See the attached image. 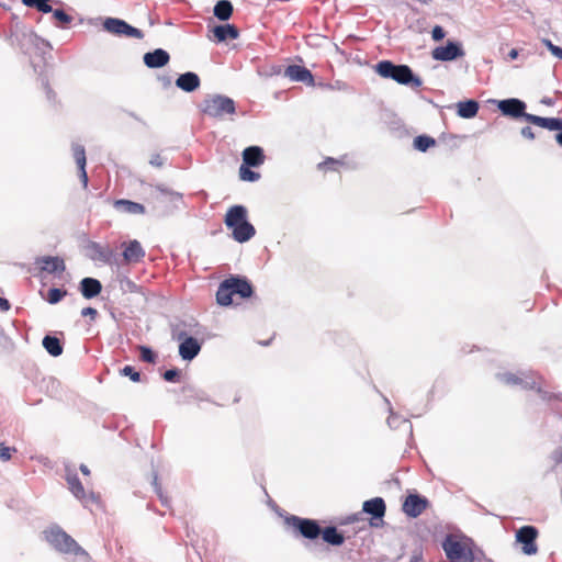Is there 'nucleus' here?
Segmentation results:
<instances>
[{"mask_svg":"<svg viewBox=\"0 0 562 562\" xmlns=\"http://www.w3.org/2000/svg\"><path fill=\"white\" fill-rule=\"evenodd\" d=\"M284 522L294 533L307 540H315L321 536L330 546L339 547L345 542L344 535L336 527L322 528L314 519L290 515L285 517Z\"/></svg>","mask_w":562,"mask_h":562,"instance_id":"1","label":"nucleus"},{"mask_svg":"<svg viewBox=\"0 0 562 562\" xmlns=\"http://www.w3.org/2000/svg\"><path fill=\"white\" fill-rule=\"evenodd\" d=\"M225 226L232 232L234 240L243 244L250 240L256 229L248 221V212L244 205L231 206L224 217Z\"/></svg>","mask_w":562,"mask_h":562,"instance_id":"2","label":"nucleus"},{"mask_svg":"<svg viewBox=\"0 0 562 562\" xmlns=\"http://www.w3.org/2000/svg\"><path fill=\"white\" fill-rule=\"evenodd\" d=\"M252 285L246 278L232 276L221 282L216 292V302L222 306L233 303V296L248 299L252 295Z\"/></svg>","mask_w":562,"mask_h":562,"instance_id":"3","label":"nucleus"},{"mask_svg":"<svg viewBox=\"0 0 562 562\" xmlns=\"http://www.w3.org/2000/svg\"><path fill=\"white\" fill-rule=\"evenodd\" d=\"M43 535L44 539L58 552L88 558V553L59 526L48 527L43 531Z\"/></svg>","mask_w":562,"mask_h":562,"instance_id":"4","label":"nucleus"},{"mask_svg":"<svg viewBox=\"0 0 562 562\" xmlns=\"http://www.w3.org/2000/svg\"><path fill=\"white\" fill-rule=\"evenodd\" d=\"M375 71L382 78H390L400 85H409L412 88H419L423 83L407 65H395L390 60H382L376 64Z\"/></svg>","mask_w":562,"mask_h":562,"instance_id":"5","label":"nucleus"},{"mask_svg":"<svg viewBox=\"0 0 562 562\" xmlns=\"http://www.w3.org/2000/svg\"><path fill=\"white\" fill-rule=\"evenodd\" d=\"M442 549L451 562H474V543L469 538L447 536Z\"/></svg>","mask_w":562,"mask_h":562,"instance_id":"6","label":"nucleus"},{"mask_svg":"<svg viewBox=\"0 0 562 562\" xmlns=\"http://www.w3.org/2000/svg\"><path fill=\"white\" fill-rule=\"evenodd\" d=\"M201 110L207 116L222 117L225 114H234L236 108L233 99L216 94L205 98L201 104Z\"/></svg>","mask_w":562,"mask_h":562,"instance_id":"7","label":"nucleus"},{"mask_svg":"<svg viewBox=\"0 0 562 562\" xmlns=\"http://www.w3.org/2000/svg\"><path fill=\"white\" fill-rule=\"evenodd\" d=\"M103 29L106 32L117 36L135 37L138 40L144 37V33L139 29H136L126 23L124 20L116 18L105 19L103 22Z\"/></svg>","mask_w":562,"mask_h":562,"instance_id":"8","label":"nucleus"},{"mask_svg":"<svg viewBox=\"0 0 562 562\" xmlns=\"http://www.w3.org/2000/svg\"><path fill=\"white\" fill-rule=\"evenodd\" d=\"M538 529L533 526H524L516 532L517 542L521 543V550L527 555H533L538 552L536 540L538 538Z\"/></svg>","mask_w":562,"mask_h":562,"instance_id":"9","label":"nucleus"},{"mask_svg":"<svg viewBox=\"0 0 562 562\" xmlns=\"http://www.w3.org/2000/svg\"><path fill=\"white\" fill-rule=\"evenodd\" d=\"M429 506V501L419 494H408L403 502L402 510L411 518L420 516Z\"/></svg>","mask_w":562,"mask_h":562,"instance_id":"10","label":"nucleus"},{"mask_svg":"<svg viewBox=\"0 0 562 562\" xmlns=\"http://www.w3.org/2000/svg\"><path fill=\"white\" fill-rule=\"evenodd\" d=\"M122 256L125 265H135L140 262L146 252L140 243L136 239L124 241L121 245Z\"/></svg>","mask_w":562,"mask_h":562,"instance_id":"11","label":"nucleus"},{"mask_svg":"<svg viewBox=\"0 0 562 562\" xmlns=\"http://www.w3.org/2000/svg\"><path fill=\"white\" fill-rule=\"evenodd\" d=\"M501 381L507 385H520L522 386L524 389H530V390H533L536 389L537 392L541 395L542 398L544 400H552V398H557L555 395L553 394H550L548 392H544L542 391L540 387H537V384L535 381H528V380H525L522 379L521 376L515 374V373H504L499 376Z\"/></svg>","mask_w":562,"mask_h":562,"instance_id":"12","label":"nucleus"},{"mask_svg":"<svg viewBox=\"0 0 562 562\" xmlns=\"http://www.w3.org/2000/svg\"><path fill=\"white\" fill-rule=\"evenodd\" d=\"M498 109L499 111L509 117L518 119L524 117L526 120V115H530L529 113H526V103L519 99H506L498 102Z\"/></svg>","mask_w":562,"mask_h":562,"instance_id":"13","label":"nucleus"},{"mask_svg":"<svg viewBox=\"0 0 562 562\" xmlns=\"http://www.w3.org/2000/svg\"><path fill=\"white\" fill-rule=\"evenodd\" d=\"M431 55L436 60L450 61L458 57H462L464 52L457 43L448 42L446 46L436 47Z\"/></svg>","mask_w":562,"mask_h":562,"instance_id":"14","label":"nucleus"},{"mask_svg":"<svg viewBox=\"0 0 562 562\" xmlns=\"http://www.w3.org/2000/svg\"><path fill=\"white\" fill-rule=\"evenodd\" d=\"M265 154L259 146H249L243 151V164L250 167H259L265 162Z\"/></svg>","mask_w":562,"mask_h":562,"instance_id":"15","label":"nucleus"},{"mask_svg":"<svg viewBox=\"0 0 562 562\" xmlns=\"http://www.w3.org/2000/svg\"><path fill=\"white\" fill-rule=\"evenodd\" d=\"M169 54L161 48H157L144 55V63L148 68L164 67L169 63Z\"/></svg>","mask_w":562,"mask_h":562,"instance_id":"16","label":"nucleus"},{"mask_svg":"<svg viewBox=\"0 0 562 562\" xmlns=\"http://www.w3.org/2000/svg\"><path fill=\"white\" fill-rule=\"evenodd\" d=\"M72 155H74V159L79 169L80 181H81L83 188L86 189L88 187V175L86 171L87 158H86L85 147L81 145H74L72 146Z\"/></svg>","mask_w":562,"mask_h":562,"instance_id":"17","label":"nucleus"},{"mask_svg":"<svg viewBox=\"0 0 562 562\" xmlns=\"http://www.w3.org/2000/svg\"><path fill=\"white\" fill-rule=\"evenodd\" d=\"M285 76L289 77L293 81L306 82L308 85L314 83V78L312 72L302 66L291 65L285 69Z\"/></svg>","mask_w":562,"mask_h":562,"instance_id":"18","label":"nucleus"},{"mask_svg":"<svg viewBox=\"0 0 562 562\" xmlns=\"http://www.w3.org/2000/svg\"><path fill=\"white\" fill-rule=\"evenodd\" d=\"M201 350V345L193 337H186L179 346V355L183 360H192Z\"/></svg>","mask_w":562,"mask_h":562,"instance_id":"19","label":"nucleus"},{"mask_svg":"<svg viewBox=\"0 0 562 562\" xmlns=\"http://www.w3.org/2000/svg\"><path fill=\"white\" fill-rule=\"evenodd\" d=\"M213 37L221 43L226 40H236L239 36V30L233 24L216 25L212 30Z\"/></svg>","mask_w":562,"mask_h":562,"instance_id":"20","label":"nucleus"},{"mask_svg":"<svg viewBox=\"0 0 562 562\" xmlns=\"http://www.w3.org/2000/svg\"><path fill=\"white\" fill-rule=\"evenodd\" d=\"M526 121L532 123L542 128H547L550 131H561L562 130V119L557 117H542L538 115H526Z\"/></svg>","mask_w":562,"mask_h":562,"instance_id":"21","label":"nucleus"},{"mask_svg":"<svg viewBox=\"0 0 562 562\" xmlns=\"http://www.w3.org/2000/svg\"><path fill=\"white\" fill-rule=\"evenodd\" d=\"M102 291V284L94 278H83L80 281V292L85 299H93Z\"/></svg>","mask_w":562,"mask_h":562,"instance_id":"22","label":"nucleus"},{"mask_svg":"<svg viewBox=\"0 0 562 562\" xmlns=\"http://www.w3.org/2000/svg\"><path fill=\"white\" fill-rule=\"evenodd\" d=\"M176 85L186 92H192L200 87L201 81L196 74L189 71L180 75L176 80Z\"/></svg>","mask_w":562,"mask_h":562,"instance_id":"23","label":"nucleus"},{"mask_svg":"<svg viewBox=\"0 0 562 562\" xmlns=\"http://www.w3.org/2000/svg\"><path fill=\"white\" fill-rule=\"evenodd\" d=\"M41 269L48 273L64 272L66 269L65 262L59 257L45 256L37 260Z\"/></svg>","mask_w":562,"mask_h":562,"instance_id":"24","label":"nucleus"},{"mask_svg":"<svg viewBox=\"0 0 562 562\" xmlns=\"http://www.w3.org/2000/svg\"><path fill=\"white\" fill-rule=\"evenodd\" d=\"M363 512L375 518H382L385 514V503L383 498L375 497L363 503Z\"/></svg>","mask_w":562,"mask_h":562,"instance_id":"25","label":"nucleus"},{"mask_svg":"<svg viewBox=\"0 0 562 562\" xmlns=\"http://www.w3.org/2000/svg\"><path fill=\"white\" fill-rule=\"evenodd\" d=\"M457 113L463 119H472L479 112V103L475 100L460 101L457 104Z\"/></svg>","mask_w":562,"mask_h":562,"instance_id":"26","label":"nucleus"},{"mask_svg":"<svg viewBox=\"0 0 562 562\" xmlns=\"http://www.w3.org/2000/svg\"><path fill=\"white\" fill-rule=\"evenodd\" d=\"M114 207L121 212L130 213V214H144L145 206L140 203L133 202L130 200H116L114 202Z\"/></svg>","mask_w":562,"mask_h":562,"instance_id":"27","label":"nucleus"},{"mask_svg":"<svg viewBox=\"0 0 562 562\" xmlns=\"http://www.w3.org/2000/svg\"><path fill=\"white\" fill-rule=\"evenodd\" d=\"M346 165V156L341 158L327 157L325 160L317 165V169L323 172L339 171V169Z\"/></svg>","mask_w":562,"mask_h":562,"instance_id":"28","label":"nucleus"},{"mask_svg":"<svg viewBox=\"0 0 562 562\" xmlns=\"http://www.w3.org/2000/svg\"><path fill=\"white\" fill-rule=\"evenodd\" d=\"M234 8L231 1L220 0L214 5V15L221 21H227L233 14Z\"/></svg>","mask_w":562,"mask_h":562,"instance_id":"29","label":"nucleus"},{"mask_svg":"<svg viewBox=\"0 0 562 562\" xmlns=\"http://www.w3.org/2000/svg\"><path fill=\"white\" fill-rule=\"evenodd\" d=\"M16 40L18 45L23 50V53L27 54L31 49V46L37 43L38 36L32 31H26L22 32L21 35H16Z\"/></svg>","mask_w":562,"mask_h":562,"instance_id":"30","label":"nucleus"},{"mask_svg":"<svg viewBox=\"0 0 562 562\" xmlns=\"http://www.w3.org/2000/svg\"><path fill=\"white\" fill-rule=\"evenodd\" d=\"M68 487L71 493L80 501L87 499V493L85 487L76 474H71L67 476Z\"/></svg>","mask_w":562,"mask_h":562,"instance_id":"31","label":"nucleus"},{"mask_svg":"<svg viewBox=\"0 0 562 562\" xmlns=\"http://www.w3.org/2000/svg\"><path fill=\"white\" fill-rule=\"evenodd\" d=\"M43 346L53 357H58L63 353V346L57 337L49 335L45 336L43 339Z\"/></svg>","mask_w":562,"mask_h":562,"instance_id":"32","label":"nucleus"},{"mask_svg":"<svg viewBox=\"0 0 562 562\" xmlns=\"http://www.w3.org/2000/svg\"><path fill=\"white\" fill-rule=\"evenodd\" d=\"M436 145V139L428 135H419L414 138V147L419 151H426Z\"/></svg>","mask_w":562,"mask_h":562,"instance_id":"33","label":"nucleus"},{"mask_svg":"<svg viewBox=\"0 0 562 562\" xmlns=\"http://www.w3.org/2000/svg\"><path fill=\"white\" fill-rule=\"evenodd\" d=\"M49 1L50 0H22V3L26 7L36 8L40 12L49 13L53 11Z\"/></svg>","mask_w":562,"mask_h":562,"instance_id":"34","label":"nucleus"},{"mask_svg":"<svg viewBox=\"0 0 562 562\" xmlns=\"http://www.w3.org/2000/svg\"><path fill=\"white\" fill-rule=\"evenodd\" d=\"M239 178L243 181L255 182V181L259 180L260 175L256 171H252L250 169V166L241 165L239 167Z\"/></svg>","mask_w":562,"mask_h":562,"instance_id":"35","label":"nucleus"},{"mask_svg":"<svg viewBox=\"0 0 562 562\" xmlns=\"http://www.w3.org/2000/svg\"><path fill=\"white\" fill-rule=\"evenodd\" d=\"M67 295V290H61L57 288L49 289L46 295V301L49 304H57Z\"/></svg>","mask_w":562,"mask_h":562,"instance_id":"36","label":"nucleus"},{"mask_svg":"<svg viewBox=\"0 0 562 562\" xmlns=\"http://www.w3.org/2000/svg\"><path fill=\"white\" fill-rule=\"evenodd\" d=\"M138 349H139V352H140L139 358H140L142 361L148 362V363H155L156 355L154 353V351L149 347L139 346Z\"/></svg>","mask_w":562,"mask_h":562,"instance_id":"37","label":"nucleus"},{"mask_svg":"<svg viewBox=\"0 0 562 562\" xmlns=\"http://www.w3.org/2000/svg\"><path fill=\"white\" fill-rule=\"evenodd\" d=\"M52 12H53L54 19L63 25L69 24L72 20V18L68 13H66L64 10L56 9V10H53Z\"/></svg>","mask_w":562,"mask_h":562,"instance_id":"38","label":"nucleus"},{"mask_svg":"<svg viewBox=\"0 0 562 562\" xmlns=\"http://www.w3.org/2000/svg\"><path fill=\"white\" fill-rule=\"evenodd\" d=\"M121 374L128 376L133 382H139L140 381V374L137 372L132 366H125L121 370Z\"/></svg>","mask_w":562,"mask_h":562,"instance_id":"39","label":"nucleus"},{"mask_svg":"<svg viewBox=\"0 0 562 562\" xmlns=\"http://www.w3.org/2000/svg\"><path fill=\"white\" fill-rule=\"evenodd\" d=\"M15 448L7 447L3 442L0 443V460L7 462L11 459L12 452H15Z\"/></svg>","mask_w":562,"mask_h":562,"instance_id":"40","label":"nucleus"},{"mask_svg":"<svg viewBox=\"0 0 562 562\" xmlns=\"http://www.w3.org/2000/svg\"><path fill=\"white\" fill-rule=\"evenodd\" d=\"M180 378V370L178 369H170L165 371L164 379L167 382H178Z\"/></svg>","mask_w":562,"mask_h":562,"instance_id":"41","label":"nucleus"},{"mask_svg":"<svg viewBox=\"0 0 562 562\" xmlns=\"http://www.w3.org/2000/svg\"><path fill=\"white\" fill-rule=\"evenodd\" d=\"M446 33L443 29L439 25H436L431 31V36L434 41H441L445 37Z\"/></svg>","mask_w":562,"mask_h":562,"instance_id":"42","label":"nucleus"},{"mask_svg":"<svg viewBox=\"0 0 562 562\" xmlns=\"http://www.w3.org/2000/svg\"><path fill=\"white\" fill-rule=\"evenodd\" d=\"M81 315L82 316H88L90 317L92 321L95 319L97 315H98V311L93 307H85L81 310Z\"/></svg>","mask_w":562,"mask_h":562,"instance_id":"43","label":"nucleus"},{"mask_svg":"<svg viewBox=\"0 0 562 562\" xmlns=\"http://www.w3.org/2000/svg\"><path fill=\"white\" fill-rule=\"evenodd\" d=\"M150 165L154 167H161L164 165V159L159 154H155L150 158Z\"/></svg>","mask_w":562,"mask_h":562,"instance_id":"44","label":"nucleus"},{"mask_svg":"<svg viewBox=\"0 0 562 562\" xmlns=\"http://www.w3.org/2000/svg\"><path fill=\"white\" fill-rule=\"evenodd\" d=\"M521 135L525 138H527V139H533L535 138V133H533L532 128L529 127V126H526V127L521 128Z\"/></svg>","mask_w":562,"mask_h":562,"instance_id":"45","label":"nucleus"},{"mask_svg":"<svg viewBox=\"0 0 562 562\" xmlns=\"http://www.w3.org/2000/svg\"><path fill=\"white\" fill-rule=\"evenodd\" d=\"M552 459L555 463H561L562 462V447L558 448L557 450L553 451L552 453Z\"/></svg>","mask_w":562,"mask_h":562,"instance_id":"46","label":"nucleus"},{"mask_svg":"<svg viewBox=\"0 0 562 562\" xmlns=\"http://www.w3.org/2000/svg\"><path fill=\"white\" fill-rule=\"evenodd\" d=\"M0 310H1V311H4V312H5V311H8V310H10V303H9V301H8L7 299H4V297H0Z\"/></svg>","mask_w":562,"mask_h":562,"instance_id":"47","label":"nucleus"},{"mask_svg":"<svg viewBox=\"0 0 562 562\" xmlns=\"http://www.w3.org/2000/svg\"><path fill=\"white\" fill-rule=\"evenodd\" d=\"M552 55H554L555 57H559L560 59H562V48L559 47V46L552 48Z\"/></svg>","mask_w":562,"mask_h":562,"instance_id":"48","label":"nucleus"},{"mask_svg":"<svg viewBox=\"0 0 562 562\" xmlns=\"http://www.w3.org/2000/svg\"><path fill=\"white\" fill-rule=\"evenodd\" d=\"M543 43L551 53H552V48L558 47L557 45L552 44V42L550 40H543Z\"/></svg>","mask_w":562,"mask_h":562,"instance_id":"49","label":"nucleus"},{"mask_svg":"<svg viewBox=\"0 0 562 562\" xmlns=\"http://www.w3.org/2000/svg\"><path fill=\"white\" fill-rule=\"evenodd\" d=\"M508 56L510 59H516L517 56H518V50L517 49H512L509 53H508Z\"/></svg>","mask_w":562,"mask_h":562,"instance_id":"50","label":"nucleus"},{"mask_svg":"<svg viewBox=\"0 0 562 562\" xmlns=\"http://www.w3.org/2000/svg\"><path fill=\"white\" fill-rule=\"evenodd\" d=\"M80 471L82 472V474L85 475H89L90 474V470L88 469V467L86 464H81L80 465Z\"/></svg>","mask_w":562,"mask_h":562,"instance_id":"51","label":"nucleus"},{"mask_svg":"<svg viewBox=\"0 0 562 562\" xmlns=\"http://www.w3.org/2000/svg\"><path fill=\"white\" fill-rule=\"evenodd\" d=\"M555 140L562 146V130L555 135Z\"/></svg>","mask_w":562,"mask_h":562,"instance_id":"52","label":"nucleus"}]
</instances>
